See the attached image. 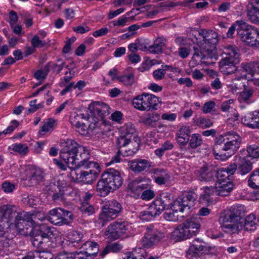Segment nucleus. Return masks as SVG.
Listing matches in <instances>:
<instances>
[{"mask_svg":"<svg viewBox=\"0 0 259 259\" xmlns=\"http://www.w3.org/2000/svg\"><path fill=\"white\" fill-rule=\"evenodd\" d=\"M178 5L179 2H170L169 3H161L159 4V6L158 7L159 8V9L155 10L148 12L147 13V16L148 17H150L152 16L156 15L158 13H160L161 11H162L164 8H166L168 7H174Z\"/></svg>","mask_w":259,"mask_h":259,"instance_id":"46","label":"nucleus"},{"mask_svg":"<svg viewBox=\"0 0 259 259\" xmlns=\"http://www.w3.org/2000/svg\"><path fill=\"white\" fill-rule=\"evenodd\" d=\"M119 81L127 86H131L135 83V76L134 73H130L120 75L117 77Z\"/></svg>","mask_w":259,"mask_h":259,"instance_id":"51","label":"nucleus"},{"mask_svg":"<svg viewBox=\"0 0 259 259\" xmlns=\"http://www.w3.org/2000/svg\"><path fill=\"white\" fill-rule=\"evenodd\" d=\"M250 5L248 12L249 18L253 23L259 24V0H251Z\"/></svg>","mask_w":259,"mask_h":259,"instance_id":"30","label":"nucleus"},{"mask_svg":"<svg viewBox=\"0 0 259 259\" xmlns=\"http://www.w3.org/2000/svg\"><path fill=\"white\" fill-rule=\"evenodd\" d=\"M11 243L12 241L9 237L8 229L0 228V247L8 248Z\"/></svg>","mask_w":259,"mask_h":259,"instance_id":"44","label":"nucleus"},{"mask_svg":"<svg viewBox=\"0 0 259 259\" xmlns=\"http://www.w3.org/2000/svg\"><path fill=\"white\" fill-rule=\"evenodd\" d=\"M239 49L234 45H227L224 47L223 53L226 55L224 58H233L239 60Z\"/></svg>","mask_w":259,"mask_h":259,"instance_id":"40","label":"nucleus"},{"mask_svg":"<svg viewBox=\"0 0 259 259\" xmlns=\"http://www.w3.org/2000/svg\"><path fill=\"white\" fill-rule=\"evenodd\" d=\"M70 170L69 174L68 175L74 182H81V178L82 175L83 170L80 169V168L68 166Z\"/></svg>","mask_w":259,"mask_h":259,"instance_id":"48","label":"nucleus"},{"mask_svg":"<svg viewBox=\"0 0 259 259\" xmlns=\"http://www.w3.org/2000/svg\"><path fill=\"white\" fill-rule=\"evenodd\" d=\"M123 180L120 172L114 169H108L102 175L97 183L96 188L98 195L105 197L110 192L118 189L122 184Z\"/></svg>","mask_w":259,"mask_h":259,"instance_id":"2","label":"nucleus"},{"mask_svg":"<svg viewBox=\"0 0 259 259\" xmlns=\"http://www.w3.org/2000/svg\"><path fill=\"white\" fill-rule=\"evenodd\" d=\"M239 60L233 58H223L220 62V70L224 74H230L235 73L237 70L236 64Z\"/></svg>","mask_w":259,"mask_h":259,"instance_id":"17","label":"nucleus"},{"mask_svg":"<svg viewBox=\"0 0 259 259\" xmlns=\"http://www.w3.org/2000/svg\"><path fill=\"white\" fill-rule=\"evenodd\" d=\"M53 232L49 234L48 236H46L37 241L34 242L32 245L40 250H51L55 246V243L53 241Z\"/></svg>","mask_w":259,"mask_h":259,"instance_id":"20","label":"nucleus"},{"mask_svg":"<svg viewBox=\"0 0 259 259\" xmlns=\"http://www.w3.org/2000/svg\"><path fill=\"white\" fill-rule=\"evenodd\" d=\"M122 210L121 204L115 200L104 204L102 207V212L99 215L100 223L102 226H104L107 222L116 218Z\"/></svg>","mask_w":259,"mask_h":259,"instance_id":"8","label":"nucleus"},{"mask_svg":"<svg viewBox=\"0 0 259 259\" xmlns=\"http://www.w3.org/2000/svg\"><path fill=\"white\" fill-rule=\"evenodd\" d=\"M203 194H201L199 198V201L204 204H208L211 201V196L216 194V188L214 186H205L203 188Z\"/></svg>","mask_w":259,"mask_h":259,"instance_id":"33","label":"nucleus"},{"mask_svg":"<svg viewBox=\"0 0 259 259\" xmlns=\"http://www.w3.org/2000/svg\"><path fill=\"white\" fill-rule=\"evenodd\" d=\"M242 76H238L233 79L231 82L227 85L228 88L233 93L236 92L237 90L241 89L243 86V83L242 81Z\"/></svg>","mask_w":259,"mask_h":259,"instance_id":"49","label":"nucleus"},{"mask_svg":"<svg viewBox=\"0 0 259 259\" xmlns=\"http://www.w3.org/2000/svg\"><path fill=\"white\" fill-rule=\"evenodd\" d=\"M15 226L19 234L26 236L30 235L31 228L29 224H22L20 223H17Z\"/></svg>","mask_w":259,"mask_h":259,"instance_id":"54","label":"nucleus"},{"mask_svg":"<svg viewBox=\"0 0 259 259\" xmlns=\"http://www.w3.org/2000/svg\"><path fill=\"white\" fill-rule=\"evenodd\" d=\"M242 122L251 128H259V114L258 111H254L245 115L242 119Z\"/></svg>","mask_w":259,"mask_h":259,"instance_id":"25","label":"nucleus"},{"mask_svg":"<svg viewBox=\"0 0 259 259\" xmlns=\"http://www.w3.org/2000/svg\"><path fill=\"white\" fill-rule=\"evenodd\" d=\"M206 37L207 41L203 42L201 47L208 53L215 54L216 45L219 41L218 33L213 30H209Z\"/></svg>","mask_w":259,"mask_h":259,"instance_id":"19","label":"nucleus"},{"mask_svg":"<svg viewBox=\"0 0 259 259\" xmlns=\"http://www.w3.org/2000/svg\"><path fill=\"white\" fill-rule=\"evenodd\" d=\"M119 132L120 136L116 141L119 149L125 147L131 139L137 137L135 127L131 122L121 127Z\"/></svg>","mask_w":259,"mask_h":259,"instance_id":"12","label":"nucleus"},{"mask_svg":"<svg viewBox=\"0 0 259 259\" xmlns=\"http://www.w3.org/2000/svg\"><path fill=\"white\" fill-rule=\"evenodd\" d=\"M154 176V182L159 185L165 184L169 178L167 171L162 168H155L153 169Z\"/></svg>","mask_w":259,"mask_h":259,"instance_id":"35","label":"nucleus"},{"mask_svg":"<svg viewBox=\"0 0 259 259\" xmlns=\"http://www.w3.org/2000/svg\"><path fill=\"white\" fill-rule=\"evenodd\" d=\"M240 214V210L238 208L221 214L219 222L225 233L231 235L238 234L243 229Z\"/></svg>","mask_w":259,"mask_h":259,"instance_id":"3","label":"nucleus"},{"mask_svg":"<svg viewBox=\"0 0 259 259\" xmlns=\"http://www.w3.org/2000/svg\"><path fill=\"white\" fill-rule=\"evenodd\" d=\"M255 216L253 214L248 215L245 220L242 218L243 228L247 231H254L257 226Z\"/></svg>","mask_w":259,"mask_h":259,"instance_id":"36","label":"nucleus"},{"mask_svg":"<svg viewBox=\"0 0 259 259\" xmlns=\"http://www.w3.org/2000/svg\"><path fill=\"white\" fill-rule=\"evenodd\" d=\"M148 188V184L141 183L137 180L130 182L127 186L128 191L136 198H139L143 190Z\"/></svg>","mask_w":259,"mask_h":259,"instance_id":"24","label":"nucleus"},{"mask_svg":"<svg viewBox=\"0 0 259 259\" xmlns=\"http://www.w3.org/2000/svg\"><path fill=\"white\" fill-rule=\"evenodd\" d=\"M44 172L42 169L31 166L27 170V180L30 186H34L39 184L44 180Z\"/></svg>","mask_w":259,"mask_h":259,"instance_id":"16","label":"nucleus"},{"mask_svg":"<svg viewBox=\"0 0 259 259\" xmlns=\"http://www.w3.org/2000/svg\"><path fill=\"white\" fill-rule=\"evenodd\" d=\"M216 195L222 196H226L229 195L234 188V184L230 180L223 181L222 182L216 183Z\"/></svg>","mask_w":259,"mask_h":259,"instance_id":"26","label":"nucleus"},{"mask_svg":"<svg viewBox=\"0 0 259 259\" xmlns=\"http://www.w3.org/2000/svg\"><path fill=\"white\" fill-rule=\"evenodd\" d=\"M247 151L248 157L253 158H258L259 157V146L256 145H252L247 147Z\"/></svg>","mask_w":259,"mask_h":259,"instance_id":"61","label":"nucleus"},{"mask_svg":"<svg viewBox=\"0 0 259 259\" xmlns=\"http://www.w3.org/2000/svg\"><path fill=\"white\" fill-rule=\"evenodd\" d=\"M248 182L250 187L253 188H259V168L252 172Z\"/></svg>","mask_w":259,"mask_h":259,"instance_id":"53","label":"nucleus"},{"mask_svg":"<svg viewBox=\"0 0 259 259\" xmlns=\"http://www.w3.org/2000/svg\"><path fill=\"white\" fill-rule=\"evenodd\" d=\"M165 38H158L154 41L153 45L148 48V51L154 54L161 53L163 51V47L165 45Z\"/></svg>","mask_w":259,"mask_h":259,"instance_id":"37","label":"nucleus"},{"mask_svg":"<svg viewBox=\"0 0 259 259\" xmlns=\"http://www.w3.org/2000/svg\"><path fill=\"white\" fill-rule=\"evenodd\" d=\"M216 174V169L212 165H205L197 170V178L202 182H211L215 180Z\"/></svg>","mask_w":259,"mask_h":259,"instance_id":"18","label":"nucleus"},{"mask_svg":"<svg viewBox=\"0 0 259 259\" xmlns=\"http://www.w3.org/2000/svg\"><path fill=\"white\" fill-rule=\"evenodd\" d=\"M190 130L188 126H182L177 134V141L180 145L185 146L189 141Z\"/></svg>","mask_w":259,"mask_h":259,"instance_id":"31","label":"nucleus"},{"mask_svg":"<svg viewBox=\"0 0 259 259\" xmlns=\"http://www.w3.org/2000/svg\"><path fill=\"white\" fill-rule=\"evenodd\" d=\"M86 119V115L84 114H77L73 118L71 119L72 125L76 128V131L81 135H84L88 134V130L90 128L88 124L80 121V119Z\"/></svg>","mask_w":259,"mask_h":259,"instance_id":"23","label":"nucleus"},{"mask_svg":"<svg viewBox=\"0 0 259 259\" xmlns=\"http://www.w3.org/2000/svg\"><path fill=\"white\" fill-rule=\"evenodd\" d=\"M32 220L31 214L27 212H18L15 219L13 221V224L16 225L17 223L22 224H29Z\"/></svg>","mask_w":259,"mask_h":259,"instance_id":"43","label":"nucleus"},{"mask_svg":"<svg viewBox=\"0 0 259 259\" xmlns=\"http://www.w3.org/2000/svg\"><path fill=\"white\" fill-rule=\"evenodd\" d=\"M53 254L50 250L35 251V259H52Z\"/></svg>","mask_w":259,"mask_h":259,"instance_id":"62","label":"nucleus"},{"mask_svg":"<svg viewBox=\"0 0 259 259\" xmlns=\"http://www.w3.org/2000/svg\"><path fill=\"white\" fill-rule=\"evenodd\" d=\"M164 237L163 233L159 231L154 226L150 225L146 227V232L142 240L143 245L150 248Z\"/></svg>","mask_w":259,"mask_h":259,"instance_id":"13","label":"nucleus"},{"mask_svg":"<svg viewBox=\"0 0 259 259\" xmlns=\"http://www.w3.org/2000/svg\"><path fill=\"white\" fill-rule=\"evenodd\" d=\"M227 141V135L225 137H223L222 136H220L215 139V143L213 149V153L215 155V153H218L222 150V147L223 144H225Z\"/></svg>","mask_w":259,"mask_h":259,"instance_id":"59","label":"nucleus"},{"mask_svg":"<svg viewBox=\"0 0 259 259\" xmlns=\"http://www.w3.org/2000/svg\"><path fill=\"white\" fill-rule=\"evenodd\" d=\"M160 102L159 98L147 93L138 95L133 100L134 107L140 111L157 110V106Z\"/></svg>","mask_w":259,"mask_h":259,"instance_id":"7","label":"nucleus"},{"mask_svg":"<svg viewBox=\"0 0 259 259\" xmlns=\"http://www.w3.org/2000/svg\"><path fill=\"white\" fill-rule=\"evenodd\" d=\"M248 158V157H240L237 163V173L241 175H245L252 170V162Z\"/></svg>","mask_w":259,"mask_h":259,"instance_id":"29","label":"nucleus"},{"mask_svg":"<svg viewBox=\"0 0 259 259\" xmlns=\"http://www.w3.org/2000/svg\"><path fill=\"white\" fill-rule=\"evenodd\" d=\"M178 212H180V210L175 208V205L173 204L171 208L167 209L164 213L163 217L167 221L176 222L179 220Z\"/></svg>","mask_w":259,"mask_h":259,"instance_id":"42","label":"nucleus"},{"mask_svg":"<svg viewBox=\"0 0 259 259\" xmlns=\"http://www.w3.org/2000/svg\"><path fill=\"white\" fill-rule=\"evenodd\" d=\"M45 219L54 225H68L73 220V215L70 211L57 207L50 210L44 218L39 219L42 221Z\"/></svg>","mask_w":259,"mask_h":259,"instance_id":"6","label":"nucleus"},{"mask_svg":"<svg viewBox=\"0 0 259 259\" xmlns=\"http://www.w3.org/2000/svg\"><path fill=\"white\" fill-rule=\"evenodd\" d=\"M243 68L252 76H254L255 74H259V62L247 63L244 65Z\"/></svg>","mask_w":259,"mask_h":259,"instance_id":"47","label":"nucleus"},{"mask_svg":"<svg viewBox=\"0 0 259 259\" xmlns=\"http://www.w3.org/2000/svg\"><path fill=\"white\" fill-rule=\"evenodd\" d=\"M141 220L150 221L156 217L154 212L150 210L149 207L147 210L141 211L139 215Z\"/></svg>","mask_w":259,"mask_h":259,"instance_id":"60","label":"nucleus"},{"mask_svg":"<svg viewBox=\"0 0 259 259\" xmlns=\"http://www.w3.org/2000/svg\"><path fill=\"white\" fill-rule=\"evenodd\" d=\"M241 143V137L235 132H229L227 135V141L223 144L222 150L215 152L218 159L225 160L233 155L238 149Z\"/></svg>","mask_w":259,"mask_h":259,"instance_id":"5","label":"nucleus"},{"mask_svg":"<svg viewBox=\"0 0 259 259\" xmlns=\"http://www.w3.org/2000/svg\"><path fill=\"white\" fill-rule=\"evenodd\" d=\"M9 150L12 153L16 152L21 156H25L29 152L28 147L26 144H22L21 143H15L12 144L8 148Z\"/></svg>","mask_w":259,"mask_h":259,"instance_id":"38","label":"nucleus"},{"mask_svg":"<svg viewBox=\"0 0 259 259\" xmlns=\"http://www.w3.org/2000/svg\"><path fill=\"white\" fill-rule=\"evenodd\" d=\"M92 113H90V114H87L86 115L85 120L88 122V127L91 130H94L97 127L98 122L99 120V118L97 116H94L93 115Z\"/></svg>","mask_w":259,"mask_h":259,"instance_id":"55","label":"nucleus"},{"mask_svg":"<svg viewBox=\"0 0 259 259\" xmlns=\"http://www.w3.org/2000/svg\"><path fill=\"white\" fill-rule=\"evenodd\" d=\"M149 207L150 208V210L154 212L156 216L161 214L165 208L157 198Z\"/></svg>","mask_w":259,"mask_h":259,"instance_id":"52","label":"nucleus"},{"mask_svg":"<svg viewBox=\"0 0 259 259\" xmlns=\"http://www.w3.org/2000/svg\"><path fill=\"white\" fill-rule=\"evenodd\" d=\"M62 147L60 156L66 164L84 168L82 182L91 184L97 179L101 171V168L97 162L89 160L90 152L86 147L71 139H67L62 143Z\"/></svg>","mask_w":259,"mask_h":259,"instance_id":"1","label":"nucleus"},{"mask_svg":"<svg viewBox=\"0 0 259 259\" xmlns=\"http://www.w3.org/2000/svg\"><path fill=\"white\" fill-rule=\"evenodd\" d=\"M201 136L198 134H193L189 142V146L192 149H195L200 146L202 144Z\"/></svg>","mask_w":259,"mask_h":259,"instance_id":"56","label":"nucleus"},{"mask_svg":"<svg viewBox=\"0 0 259 259\" xmlns=\"http://www.w3.org/2000/svg\"><path fill=\"white\" fill-rule=\"evenodd\" d=\"M152 162L145 159L137 158L129 162L131 169L135 173H140L152 166Z\"/></svg>","mask_w":259,"mask_h":259,"instance_id":"22","label":"nucleus"},{"mask_svg":"<svg viewBox=\"0 0 259 259\" xmlns=\"http://www.w3.org/2000/svg\"><path fill=\"white\" fill-rule=\"evenodd\" d=\"M139 143L140 140L138 137L131 139L125 147H126L125 151H128L127 155H132L136 153L139 149Z\"/></svg>","mask_w":259,"mask_h":259,"instance_id":"41","label":"nucleus"},{"mask_svg":"<svg viewBox=\"0 0 259 259\" xmlns=\"http://www.w3.org/2000/svg\"><path fill=\"white\" fill-rule=\"evenodd\" d=\"M128 226L126 222H114L108 226L104 235L110 240L118 239L126 233Z\"/></svg>","mask_w":259,"mask_h":259,"instance_id":"10","label":"nucleus"},{"mask_svg":"<svg viewBox=\"0 0 259 259\" xmlns=\"http://www.w3.org/2000/svg\"><path fill=\"white\" fill-rule=\"evenodd\" d=\"M254 91L252 88L244 89V90L240 93L239 100L241 102L250 103V98L252 97Z\"/></svg>","mask_w":259,"mask_h":259,"instance_id":"50","label":"nucleus"},{"mask_svg":"<svg viewBox=\"0 0 259 259\" xmlns=\"http://www.w3.org/2000/svg\"><path fill=\"white\" fill-rule=\"evenodd\" d=\"M159 115L157 113H148L145 116L142 118L140 121L146 126L148 127H154L156 126V122L159 119Z\"/></svg>","mask_w":259,"mask_h":259,"instance_id":"34","label":"nucleus"},{"mask_svg":"<svg viewBox=\"0 0 259 259\" xmlns=\"http://www.w3.org/2000/svg\"><path fill=\"white\" fill-rule=\"evenodd\" d=\"M197 195L193 191L185 192L173 201L175 208L179 209L180 212L189 213L190 209L195 205Z\"/></svg>","mask_w":259,"mask_h":259,"instance_id":"9","label":"nucleus"},{"mask_svg":"<svg viewBox=\"0 0 259 259\" xmlns=\"http://www.w3.org/2000/svg\"><path fill=\"white\" fill-rule=\"evenodd\" d=\"M207 250L206 243L199 238L195 239L191 243L186 253L188 259H198V254Z\"/></svg>","mask_w":259,"mask_h":259,"instance_id":"14","label":"nucleus"},{"mask_svg":"<svg viewBox=\"0 0 259 259\" xmlns=\"http://www.w3.org/2000/svg\"><path fill=\"white\" fill-rule=\"evenodd\" d=\"M53 231L50 227L46 224H42L33 227L30 230V240L32 244L46 236H48V234L52 233Z\"/></svg>","mask_w":259,"mask_h":259,"instance_id":"15","label":"nucleus"},{"mask_svg":"<svg viewBox=\"0 0 259 259\" xmlns=\"http://www.w3.org/2000/svg\"><path fill=\"white\" fill-rule=\"evenodd\" d=\"M82 213L87 215H90L95 212L94 207L88 202H83L79 207Z\"/></svg>","mask_w":259,"mask_h":259,"instance_id":"57","label":"nucleus"},{"mask_svg":"<svg viewBox=\"0 0 259 259\" xmlns=\"http://www.w3.org/2000/svg\"><path fill=\"white\" fill-rule=\"evenodd\" d=\"M190 232L183 223L175 229L173 232V235L177 240L182 241L193 237Z\"/></svg>","mask_w":259,"mask_h":259,"instance_id":"28","label":"nucleus"},{"mask_svg":"<svg viewBox=\"0 0 259 259\" xmlns=\"http://www.w3.org/2000/svg\"><path fill=\"white\" fill-rule=\"evenodd\" d=\"M81 249L87 256H96L99 250V246L97 242L87 241L82 245Z\"/></svg>","mask_w":259,"mask_h":259,"instance_id":"27","label":"nucleus"},{"mask_svg":"<svg viewBox=\"0 0 259 259\" xmlns=\"http://www.w3.org/2000/svg\"><path fill=\"white\" fill-rule=\"evenodd\" d=\"M196 124L203 128H207L211 126L213 123L208 118L199 117L196 120Z\"/></svg>","mask_w":259,"mask_h":259,"instance_id":"64","label":"nucleus"},{"mask_svg":"<svg viewBox=\"0 0 259 259\" xmlns=\"http://www.w3.org/2000/svg\"><path fill=\"white\" fill-rule=\"evenodd\" d=\"M215 178L217 179V182H222L223 181H227L230 175L227 174L225 168H221L218 170L216 169Z\"/></svg>","mask_w":259,"mask_h":259,"instance_id":"58","label":"nucleus"},{"mask_svg":"<svg viewBox=\"0 0 259 259\" xmlns=\"http://www.w3.org/2000/svg\"><path fill=\"white\" fill-rule=\"evenodd\" d=\"M109 106L104 103L100 104L99 102H94L90 104L88 109L93 115L98 116L102 119L104 116L109 114Z\"/></svg>","mask_w":259,"mask_h":259,"instance_id":"21","label":"nucleus"},{"mask_svg":"<svg viewBox=\"0 0 259 259\" xmlns=\"http://www.w3.org/2000/svg\"><path fill=\"white\" fill-rule=\"evenodd\" d=\"M123 246L119 242L108 244L100 253V255L103 257L105 255L110 252H118L122 248Z\"/></svg>","mask_w":259,"mask_h":259,"instance_id":"39","label":"nucleus"},{"mask_svg":"<svg viewBox=\"0 0 259 259\" xmlns=\"http://www.w3.org/2000/svg\"><path fill=\"white\" fill-rule=\"evenodd\" d=\"M237 35L245 45L257 49L259 48V29L247 24L243 20L236 21Z\"/></svg>","mask_w":259,"mask_h":259,"instance_id":"4","label":"nucleus"},{"mask_svg":"<svg viewBox=\"0 0 259 259\" xmlns=\"http://www.w3.org/2000/svg\"><path fill=\"white\" fill-rule=\"evenodd\" d=\"M15 206L5 205L0 207V228L8 229L13 224L18 213Z\"/></svg>","mask_w":259,"mask_h":259,"instance_id":"11","label":"nucleus"},{"mask_svg":"<svg viewBox=\"0 0 259 259\" xmlns=\"http://www.w3.org/2000/svg\"><path fill=\"white\" fill-rule=\"evenodd\" d=\"M202 49L203 50V51L200 50L197 46L193 47L194 53L193 58L199 59L201 61L202 60L205 59L206 58H212V56L215 54L208 53L202 48Z\"/></svg>","mask_w":259,"mask_h":259,"instance_id":"45","label":"nucleus"},{"mask_svg":"<svg viewBox=\"0 0 259 259\" xmlns=\"http://www.w3.org/2000/svg\"><path fill=\"white\" fill-rule=\"evenodd\" d=\"M55 122L56 121L53 118H50L47 119L46 121H44V125L41 127V131L39 132L46 133L53 130Z\"/></svg>","mask_w":259,"mask_h":259,"instance_id":"63","label":"nucleus"},{"mask_svg":"<svg viewBox=\"0 0 259 259\" xmlns=\"http://www.w3.org/2000/svg\"><path fill=\"white\" fill-rule=\"evenodd\" d=\"M183 223L187 229L191 231L190 233L193 236L199 232L200 225L198 219L192 217L187 219Z\"/></svg>","mask_w":259,"mask_h":259,"instance_id":"32","label":"nucleus"}]
</instances>
